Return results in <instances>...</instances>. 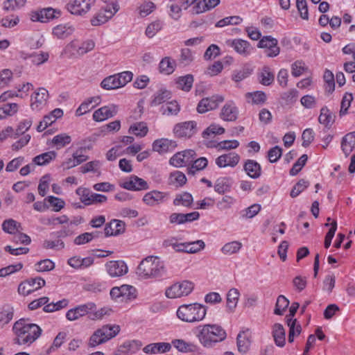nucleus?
Instances as JSON below:
<instances>
[{
  "instance_id": "dca6fc26",
  "label": "nucleus",
  "mask_w": 355,
  "mask_h": 355,
  "mask_svg": "<svg viewBox=\"0 0 355 355\" xmlns=\"http://www.w3.org/2000/svg\"><path fill=\"white\" fill-rule=\"evenodd\" d=\"M106 271L112 277H119L125 275L128 268L123 261H110L105 264Z\"/></svg>"
},
{
  "instance_id": "338daca9",
  "label": "nucleus",
  "mask_w": 355,
  "mask_h": 355,
  "mask_svg": "<svg viewBox=\"0 0 355 355\" xmlns=\"http://www.w3.org/2000/svg\"><path fill=\"white\" fill-rule=\"evenodd\" d=\"M76 193L80 196V201L85 205H90V196H92L93 193L89 189L79 187L76 189Z\"/></svg>"
},
{
  "instance_id": "603ef678",
  "label": "nucleus",
  "mask_w": 355,
  "mask_h": 355,
  "mask_svg": "<svg viewBox=\"0 0 355 355\" xmlns=\"http://www.w3.org/2000/svg\"><path fill=\"white\" fill-rule=\"evenodd\" d=\"M242 243L239 241H232L223 245L221 249L224 254L231 255L237 253L241 248Z\"/></svg>"
},
{
  "instance_id": "f257e3e1",
  "label": "nucleus",
  "mask_w": 355,
  "mask_h": 355,
  "mask_svg": "<svg viewBox=\"0 0 355 355\" xmlns=\"http://www.w3.org/2000/svg\"><path fill=\"white\" fill-rule=\"evenodd\" d=\"M196 337L205 348H212L227 338L225 330L216 324H205L197 327Z\"/></svg>"
},
{
  "instance_id": "0e129e2a",
  "label": "nucleus",
  "mask_w": 355,
  "mask_h": 355,
  "mask_svg": "<svg viewBox=\"0 0 355 355\" xmlns=\"http://www.w3.org/2000/svg\"><path fill=\"white\" fill-rule=\"evenodd\" d=\"M20 225L13 219H8L2 223L3 230L8 234H14L18 231Z\"/></svg>"
},
{
  "instance_id": "ddd939ff",
  "label": "nucleus",
  "mask_w": 355,
  "mask_h": 355,
  "mask_svg": "<svg viewBox=\"0 0 355 355\" xmlns=\"http://www.w3.org/2000/svg\"><path fill=\"white\" fill-rule=\"evenodd\" d=\"M96 308L94 302H88L84 304L78 305L69 309L66 314V318L70 321L76 320L85 315H88L91 311H95Z\"/></svg>"
},
{
  "instance_id": "680f3d73",
  "label": "nucleus",
  "mask_w": 355,
  "mask_h": 355,
  "mask_svg": "<svg viewBox=\"0 0 355 355\" xmlns=\"http://www.w3.org/2000/svg\"><path fill=\"white\" fill-rule=\"evenodd\" d=\"M32 123L33 121L30 119L21 121L15 130V133L12 135V137L16 139L20 135H24L31 128Z\"/></svg>"
},
{
  "instance_id": "423d86ee",
  "label": "nucleus",
  "mask_w": 355,
  "mask_h": 355,
  "mask_svg": "<svg viewBox=\"0 0 355 355\" xmlns=\"http://www.w3.org/2000/svg\"><path fill=\"white\" fill-rule=\"evenodd\" d=\"M73 231L69 226H64L60 230L53 232L50 236L55 239H46L42 243V248L46 250H61L64 248L65 244L62 239L71 236Z\"/></svg>"
},
{
  "instance_id": "37998d69",
  "label": "nucleus",
  "mask_w": 355,
  "mask_h": 355,
  "mask_svg": "<svg viewBox=\"0 0 355 355\" xmlns=\"http://www.w3.org/2000/svg\"><path fill=\"white\" fill-rule=\"evenodd\" d=\"M225 132V129L216 124H211L202 133L204 139H211L216 135H222Z\"/></svg>"
},
{
  "instance_id": "0eeeda50",
  "label": "nucleus",
  "mask_w": 355,
  "mask_h": 355,
  "mask_svg": "<svg viewBox=\"0 0 355 355\" xmlns=\"http://www.w3.org/2000/svg\"><path fill=\"white\" fill-rule=\"evenodd\" d=\"M198 131L197 123L194 121L180 122L174 125L173 132L178 138H191Z\"/></svg>"
},
{
  "instance_id": "5fc2aeb1",
  "label": "nucleus",
  "mask_w": 355,
  "mask_h": 355,
  "mask_svg": "<svg viewBox=\"0 0 355 355\" xmlns=\"http://www.w3.org/2000/svg\"><path fill=\"white\" fill-rule=\"evenodd\" d=\"M289 301L284 295H281L278 296L274 310V313L278 315H283L285 309L288 306Z\"/></svg>"
},
{
  "instance_id": "4c0bfd02",
  "label": "nucleus",
  "mask_w": 355,
  "mask_h": 355,
  "mask_svg": "<svg viewBox=\"0 0 355 355\" xmlns=\"http://www.w3.org/2000/svg\"><path fill=\"white\" fill-rule=\"evenodd\" d=\"M57 153L55 151H49L40 154L35 157L33 162L35 164L38 166H44L48 164L51 161L55 159Z\"/></svg>"
},
{
  "instance_id": "6ab92c4d",
  "label": "nucleus",
  "mask_w": 355,
  "mask_h": 355,
  "mask_svg": "<svg viewBox=\"0 0 355 355\" xmlns=\"http://www.w3.org/2000/svg\"><path fill=\"white\" fill-rule=\"evenodd\" d=\"M226 44L232 47L236 53L243 56H248L252 50L250 43L241 39L229 40L226 42Z\"/></svg>"
},
{
  "instance_id": "864d4df0",
  "label": "nucleus",
  "mask_w": 355,
  "mask_h": 355,
  "mask_svg": "<svg viewBox=\"0 0 355 355\" xmlns=\"http://www.w3.org/2000/svg\"><path fill=\"white\" fill-rule=\"evenodd\" d=\"M148 127L144 122L136 123L132 125L129 129V132L137 137H143L148 132Z\"/></svg>"
},
{
  "instance_id": "f8f14e48",
  "label": "nucleus",
  "mask_w": 355,
  "mask_h": 355,
  "mask_svg": "<svg viewBox=\"0 0 355 355\" xmlns=\"http://www.w3.org/2000/svg\"><path fill=\"white\" fill-rule=\"evenodd\" d=\"M95 0H73L67 4L69 12L75 15H84L89 11Z\"/></svg>"
},
{
  "instance_id": "e2e57ef3",
  "label": "nucleus",
  "mask_w": 355,
  "mask_h": 355,
  "mask_svg": "<svg viewBox=\"0 0 355 355\" xmlns=\"http://www.w3.org/2000/svg\"><path fill=\"white\" fill-rule=\"evenodd\" d=\"M98 236V232H85L76 236L73 241L74 244L80 245L90 242L94 238Z\"/></svg>"
},
{
  "instance_id": "412c9836",
  "label": "nucleus",
  "mask_w": 355,
  "mask_h": 355,
  "mask_svg": "<svg viewBox=\"0 0 355 355\" xmlns=\"http://www.w3.org/2000/svg\"><path fill=\"white\" fill-rule=\"evenodd\" d=\"M121 187L130 191L146 190L149 188L146 181L136 175L130 176L128 180L121 184Z\"/></svg>"
},
{
  "instance_id": "ea45409f",
  "label": "nucleus",
  "mask_w": 355,
  "mask_h": 355,
  "mask_svg": "<svg viewBox=\"0 0 355 355\" xmlns=\"http://www.w3.org/2000/svg\"><path fill=\"white\" fill-rule=\"evenodd\" d=\"M192 203L193 197L190 193L187 192L176 195L173 200V205L175 206H183L188 207H190Z\"/></svg>"
},
{
  "instance_id": "13d9d810",
  "label": "nucleus",
  "mask_w": 355,
  "mask_h": 355,
  "mask_svg": "<svg viewBox=\"0 0 355 355\" xmlns=\"http://www.w3.org/2000/svg\"><path fill=\"white\" fill-rule=\"evenodd\" d=\"M173 345L181 352H193L195 347L194 345L187 343L184 340L175 339L172 341Z\"/></svg>"
},
{
  "instance_id": "f704fd0d",
  "label": "nucleus",
  "mask_w": 355,
  "mask_h": 355,
  "mask_svg": "<svg viewBox=\"0 0 355 355\" xmlns=\"http://www.w3.org/2000/svg\"><path fill=\"white\" fill-rule=\"evenodd\" d=\"M272 336L276 345L279 347H283L286 342V333L283 326L277 323L273 326Z\"/></svg>"
},
{
  "instance_id": "774afa93",
  "label": "nucleus",
  "mask_w": 355,
  "mask_h": 355,
  "mask_svg": "<svg viewBox=\"0 0 355 355\" xmlns=\"http://www.w3.org/2000/svg\"><path fill=\"white\" fill-rule=\"evenodd\" d=\"M193 60V52L191 49L185 48L182 49L180 52L179 62L184 66H187Z\"/></svg>"
},
{
  "instance_id": "72a5a7b5",
  "label": "nucleus",
  "mask_w": 355,
  "mask_h": 355,
  "mask_svg": "<svg viewBox=\"0 0 355 355\" xmlns=\"http://www.w3.org/2000/svg\"><path fill=\"white\" fill-rule=\"evenodd\" d=\"M176 67V62L170 57H165L162 59L159 64V72L166 75L171 74Z\"/></svg>"
},
{
  "instance_id": "c03bdc74",
  "label": "nucleus",
  "mask_w": 355,
  "mask_h": 355,
  "mask_svg": "<svg viewBox=\"0 0 355 355\" xmlns=\"http://www.w3.org/2000/svg\"><path fill=\"white\" fill-rule=\"evenodd\" d=\"M41 222L46 225L55 226L57 225H64L69 222V218L66 215L60 216H52L49 218H44L41 219Z\"/></svg>"
},
{
  "instance_id": "052dcab7",
  "label": "nucleus",
  "mask_w": 355,
  "mask_h": 355,
  "mask_svg": "<svg viewBox=\"0 0 355 355\" xmlns=\"http://www.w3.org/2000/svg\"><path fill=\"white\" fill-rule=\"evenodd\" d=\"M101 86L107 90L115 89L120 87L115 74L104 78L101 83Z\"/></svg>"
},
{
  "instance_id": "4468645a",
  "label": "nucleus",
  "mask_w": 355,
  "mask_h": 355,
  "mask_svg": "<svg viewBox=\"0 0 355 355\" xmlns=\"http://www.w3.org/2000/svg\"><path fill=\"white\" fill-rule=\"evenodd\" d=\"M224 99L223 96L218 94L204 98L198 103L197 111L198 113L203 114L210 110H215Z\"/></svg>"
},
{
  "instance_id": "7c9ffc66",
  "label": "nucleus",
  "mask_w": 355,
  "mask_h": 355,
  "mask_svg": "<svg viewBox=\"0 0 355 355\" xmlns=\"http://www.w3.org/2000/svg\"><path fill=\"white\" fill-rule=\"evenodd\" d=\"M250 333L248 331L240 332L236 338L238 351L242 354L246 353L250 346Z\"/></svg>"
},
{
  "instance_id": "1a4fd4ad",
  "label": "nucleus",
  "mask_w": 355,
  "mask_h": 355,
  "mask_svg": "<svg viewBox=\"0 0 355 355\" xmlns=\"http://www.w3.org/2000/svg\"><path fill=\"white\" fill-rule=\"evenodd\" d=\"M45 284V280L40 277L30 278L19 284L18 286V293L20 295L26 296L42 288Z\"/></svg>"
},
{
  "instance_id": "a878e982",
  "label": "nucleus",
  "mask_w": 355,
  "mask_h": 355,
  "mask_svg": "<svg viewBox=\"0 0 355 355\" xmlns=\"http://www.w3.org/2000/svg\"><path fill=\"white\" fill-rule=\"evenodd\" d=\"M118 11L111 8L110 6L106 7L101 10L95 17L91 19V24L93 26H99L103 24L111 19Z\"/></svg>"
},
{
  "instance_id": "69168bd1",
  "label": "nucleus",
  "mask_w": 355,
  "mask_h": 355,
  "mask_svg": "<svg viewBox=\"0 0 355 355\" xmlns=\"http://www.w3.org/2000/svg\"><path fill=\"white\" fill-rule=\"evenodd\" d=\"M26 0H6L3 3V9L6 11H14L24 7Z\"/></svg>"
},
{
  "instance_id": "393cba45",
  "label": "nucleus",
  "mask_w": 355,
  "mask_h": 355,
  "mask_svg": "<svg viewBox=\"0 0 355 355\" xmlns=\"http://www.w3.org/2000/svg\"><path fill=\"white\" fill-rule=\"evenodd\" d=\"M75 31V28L71 24H61L55 26L52 30L53 35L60 40H64L71 36Z\"/></svg>"
},
{
  "instance_id": "49530a36",
  "label": "nucleus",
  "mask_w": 355,
  "mask_h": 355,
  "mask_svg": "<svg viewBox=\"0 0 355 355\" xmlns=\"http://www.w3.org/2000/svg\"><path fill=\"white\" fill-rule=\"evenodd\" d=\"M318 121L325 126H330L334 121V116L327 107H324L320 110Z\"/></svg>"
},
{
  "instance_id": "a211bd4d",
  "label": "nucleus",
  "mask_w": 355,
  "mask_h": 355,
  "mask_svg": "<svg viewBox=\"0 0 355 355\" xmlns=\"http://www.w3.org/2000/svg\"><path fill=\"white\" fill-rule=\"evenodd\" d=\"M240 156L234 152L223 154L216 159V164L219 168L235 167L240 161Z\"/></svg>"
},
{
  "instance_id": "c756f323",
  "label": "nucleus",
  "mask_w": 355,
  "mask_h": 355,
  "mask_svg": "<svg viewBox=\"0 0 355 355\" xmlns=\"http://www.w3.org/2000/svg\"><path fill=\"white\" fill-rule=\"evenodd\" d=\"M243 169L251 178L257 179L261 176V167L255 160H246L243 166Z\"/></svg>"
},
{
  "instance_id": "bb28decb",
  "label": "nucleus",
  "mask_w": 355,
  "mask_h": 355,
  "mask_svg": "<svg viewBox=\"0 0 355 355\" xmlns=\"http://www.w3.org/2000/svg\"><path fill=\"white\" fill-rule=\"evenodd\" d=\"M238 116V109L233 102H227L222 107L220 117L226 121H234Z\"/></svg>"
},
{
  "instance_id": "7ed1b4c3",
  "label": "nucleus",
  "mask_w": 355,
  "mask_h": 355,
  "mask_svg": "<svg viewBox=\"0 0 355 355\" xmlns=\"http://www.w3.org/2000/svg\"><path fill=\"white\" fill-rule=\"evenodd\" d=\"M164 272V263L159 258L153 256L143 259L137 269V274L144 279L161 277Z\"/></svg>"
},
{
  "instance_id": "a18cd8bd",
  "label": "nucleus",
  "mask_w": 355,
  "mask_h": 355,
  "mask_svg": "<svg viewBox=\"0 0 355 355\" xmlns=\"http://www.w3.org/2000/svg\"><path fill=\"white\" fill-rule=\"evenodd\" d=\"M169 184L175 187H182L187 182V178L185 175L179 171L171 173L169 175Z\"/></svg>"
},
{
  "instance_id": "39448f33",
  "label": "nucleus",
  "mask_w": 355,
  "mask_h": 355,
  "mask_svg": "<svg viewBox=\"0 0 355 355\" xmlns=\"http://www.w3.org/2000/svg\"><path fill=\"white\" fill-rule=\"evenodd\" d=\"M120 331L118 325H104L97 329L91 336L89 341V346L94 347L100 344L105 343L108 340L116 336Z\"/></svg>"
},
{
  "instance_id": "a19ab883",
  "label": "nucleus",
  "mask_w": 355,
  "mask_h": 355,
  "mask_svg": "<svg viewBox=\"0 0 355 355\" xmlns=\"http://www.w3.org/2000/svg\"><path fill=\"white\" fill-rule=\"evenodd\" d=\"M240 296L239 291L236 288H231L227 295V307L232 311L236 306Z\"/></svg>"
},
{
  "instance_id": "6e6552de",
  "label": "nucleus",
  "mask_w": 355,
  "mask_h": 355,
  "mask_svg": "<svg viewBox=\"0 0 355 355\" xmlns=\"http://www.w3.org/2000/svg\"><path fill=\"white\" fill-rule=\"evenodd\" d=\"M110 296L112 299L116 300L121 297L125 301H132L137 297V289L128 284H123L121 286H115L110 291Z\"/></svg>"
},
{
  "instance_id": "8fccbe9b",
  "label": "nucleus",
  "mask_w": 355,
  "mask_h": 355,
  "mask_svg": "<svg viewBox=\"0 0 355 355\" xmlns=\"http://www.w3.org/2000/svg\"><path fill=\"white\" fill-rule=\"evenodd\" d=\"M252 69L247 67L234 70L232 75V79L236 83H239L248 78L252 73Z\"/></svg>"
},
{
  "instance_id": "2f4dec72",
  "label": "nucleus",
  "mask_w": 355,
  "mask_h": 355,
  "mask_svg": "<svg viewBox=\"0 0 355 355\" xmlns=\"http://www.w3.org/2000/svg\"><path fill=\"white\" fill-rule=\"evenodd\" d=\"M355 148V132L345 135L341 141V148L346 157L353 151Z\"/></svg>"
},
{
  "instance_id": "6e6d98bb",
  "label": "nucleus",
  "mask_w": 355,
  "mask_h": 355,
  "mask_svg": "<svg viewBox=\"0 0 355 355\" xmlns=\"http://www.w3.org/2000/svg\"><path fill=\"white\" fill-rule=\"evenodd\" d=\"M161 111L164 115H176L180 112V106L176 101H171L163 105Z\"/></svg>"
},
{
  "instance_id": "bf43d9fd",
  "label": "nucleus",
  "mask_w": 355,
  "mask_h": 355,
  "mask_svg": "<svg viewBox=\"0 0 355 355\" xmlns=\"http://www.w3.org/2000/svg\"><path fill=\"white\" fill-rule=\"evenodd\" d=\"M191 167L188 168V173L190 174H194L196 171H200L206 168L208 161L205 157H200L196 160L193 159Z\"/></svg>"
},
{
  "instance_id": "4d7b16f0",
  "label": "nucleus",
  "mask_w": 355,
  "mask_h": 355,
  "mask_svg": "<svg viewBox=\"0 0 355 355\" xmlns=\"http://www.w3.org/2000/svg\"><path fill=\"white\" fill-rule=\"evenodd\" d=\"M18 105L17 103H8L0 108V119H5L7 116H12L17 113Z\"/></svg>"
},
{
  "instance_id": "09e8293b",
  "label": "nucleus",
  "mask_w": 355,
  "mask_h": 355,
  "mask_svg": "<svg viewBox=\"0 0 355 355\" xmlns=\"http://www.w3.org/2000/svg\"><path fill=\"white\" fill-rule=\"evenodd\" d=\"M170 98L171 92L169 91L166 89L159 90L154 94L153 98L151 101V105L153 106L159 105Z\"/></svg>"
},
{
  "instance_id": "de8ad7c7",
  "label": "nucleus",
  "mask_w": 355,
  "mask_h": 355,
  "mask_svg": "<svg viewBox=\"0 0 355 355\" xmlns=\"http://www.w3.org/2000/svg\"><path fill=\"white\" fill-rule=\"evenodd\" d=\"M71 141V137L65 133L55 135L52 139V144L57 149L64 148L67 145L69 144Z\"/></svg>"
},
{
  "instance_id": "2eb2a0df",
  "label": "nucleus",
  "mask_w": 355,
  "mask_h": 355,
  "mask_svg": "<svg viewBox=\"0 0 355 355\" xmlns=\"http://www.w3.org/2000/svg\"><path fill=\"white\" fill-rule=\"evenodd\" d=\"M259 48L266 49L265 53L268 57L272 58L279 53L277 40L271 36L263 37L258 44Z\"/></svg>"
},
{
  "instance_id": "20e7f679",
  "label": "nucleus",
  "mask_w": 355,
  "mask_h": 355,
  "mask_svg": "<svg viewBox=\"0 0 355 355\" xmlns=\"http://www.w3.org/2000/svg\"><path fill=\"white\" fill-rule=\"evenodd\" d=\"M207 308L199 303L183 304L177 310V316L182 321L193 323L202 321L206 316Z\"/></svg>"
},
{
  "instance_id": "cd10ccee",
  "label": "nucleus",
  "mask_w": 355,
  "mask_h": 355,
  "mask_svg": "<svg viewBox=\"0 0 355 355\" xmlns=\"http://www.w3.org/2000/svg\"><path fill=\"white\" fill-rule=\"evenodd\" d=\"M125 231V223L119 220H112L104 229L105 236H116Z\"/></svg>"
},
{
  "instance_id": "aec40b11",
  "label": "nucleus",
  "mask_w": 355,
  "mask_h": 355,
  "mask_svg": "<svg viewBox=\"0 0 355 355\" xmlns=\"http://www.w3.org/2000/svg\"><path fill=\"white\" fill-rule=\"evenodd\" d=\"M118 107L114 104L102 107L96 110L93 114V119L95 121H103L116 114Z\"/></svg>"
},
{
  "instance_id": "e433bc0d",
  "label": "nucleus",
  "mask_w": 355,
  "mask_h": 355,
  "mask_svg": "<svg viewBox=\"0 0 355 355\" xmlns=\"http://www.w3.org/2000/svg\"><path fill=\"white\" fill-rule=\"evenodd\" d=\"M286 322L288 327H289L288 340L289 343H293L294 340V337L300 334L302 327L296 319L288 318Z\"/></svg>"
},
{
  "instance_id": "473e14b6",
  "label": "nucleus",
  "mask_w": 355,
  "mask_h": 355,
  "mask_svg": "<svg viewBox=\"0 0 355 355\" xmlns=\"http://www.w3.org/2000/svg\"><path fill=\"white\" fill-rule=\"evenodd\" d=\"M245 96L247 102L252 105H261L264 104L267 100L266 94L261 91L248 92L245 94Z\"/></svg>"
},
{
  "instance_id": "f03ea898",
  "label": "nucleus",
  "mask_w": 355,
  "mask_h": 355,
  "mask_svg": "<svg viewBox=\"0 0 355 355\" xmlns=\"http://www.w3.org/2000/svg\"><path fill=\"white\" fill-rule=\"evenodd\" d=\"M12 330L17 337L15 343L19 345L33 343L40 337L42 332L38 325L29 323L25 319L15 322Z\"/></svg>"
},
{
  "instance_id": "58836bf2",
  "label": "nucleus",
  "mask_w": 355,
  "mask_h": 355,
  "mask_svg": "<svg viewBox=\"0 0 355 355\" xmlns=\"http://www.w3.org/2000/svg\"><path fill=\"white\" fill-rule=\"evenodd\" d=\"M14 309L12 306H4L0 312V327H3L13 318Z\"/></svg>"
},
{
  "instance_id": "3c124183",
  "label": "nucleus",
  "mask_w": 355,
  "mask_h": 355,
  "mask_svg": "<svg viewBox=\"0 0 355 355\" xmlns=\"http://www.w3.org/2000/svg\"><path fill=\"white\" fill-rule=\"evenodd\" d=\"M260 83L263 85H271L275 79L274 73L268 67H264L259 75Z\"/></svg>"
},
{
  "instance_id": "9b49d317",
  "label": "nucleus",
  "mask_w": 355,
  "mask_h": 355,
  "mask_svg": "<svg viewBox=\"0 0 355 355\" xmlns=\"http://www.w3.org/2000/svg\"><path fill=\"white\" fill-rule=\"evenodd\" d=\"M196 157V154L193 150H185L173 155L169 163L176 168H180L193 162Z\"/></svg>"
},
{
  "instance_id": "b1692460",
  "label": "nucleus",
  "mask_w": 355,
  "mask_h": 355,
  "mask_svg": "<svg viewBox=\"0 0 355 355\" xmlns=\"http://www.w3.org/2000/svg\"><path fill=\"white\" fill-rule=\"evenodd\" d=\"M48 91L43 88H39L31 98V107L33 110H40L46 104L48 98Z\"/></svg>"
},
{
  "instance_id": "5701e85b",
  "label": "nucleus",
  "mask_w": 355,
  "mask_h": 355,
  "mask_svg": "<svg viewBox=\"0 0 355 355\" xmlns=\"http://www.w3.org/2000/svg\"><path fill=\"white\" fill-rule=\"evenodd\" d=\"M176 146V141L162 138L154 141L153 143V150L159 153H165L173 150Z\"/></svg>"
},
{
  "instance_id": "c9c22d12",
  "label": "nucleus",
  "mask_w": 355,
  "mask_h": 355,
  "mask_svg": "<svg viewBox=\"0 0 355 355\" xmlns=\"http://www.w3.org/2000/svg\"><path fill=\"white\" fill-rule=\"evenodd\" d=\"M232 183L230 178H220L216 181L214 190L220 194H223L230 190Z\"/></svg>"
},
{
  "instance_id": "79ce46f5",
  "label": "nucleus",
  "mask_w": 355,
  "mask_h": 355,
  "mask_svg": "<svg viewBox=\"0 0 355 355\" xmlns=\"http://www.w3.org/2000/svg\"><path fill=\"white\" fill-rule=\"evenodd\" d=\"M193 83V77L190 74L184 76H180L176 80L178 88L186 92L190 91L192 87Z\"/></svg>"
},
{
  "instance_id": "c85d7f7f",
  "label": "nucleus",
  "mask_w": 355,
  "mask_h": 355,
  "mask_svg": "<svg viewBox=\"0 0 355 355\" xmlns=\"http://www.w3.org/2000/svg\"><path fill=\"white\" fill-rule=\"evenodd\" d=\"M67 263L75 269H85L94 263V258L87 257L82 259L79 256H74L69 259Z\"/></svg>"
},
{
  "instance_id": "4be33fe9",
  "label": "nucleus",
  "mask_w": 355,
  "mask_h": 355,
  "mask_svg": "<svg viewBox=\"0 0 355 355\" xmlns=\"http://www.w3.org/2000/svg\"><path fill=\"white\" fill-rule=\"evenodd\" d=\"M60 15V11H57L51 8H44L40 11L32 12L31 19L33 21L47 22L50 19L57 17L56 15Z\"/></svg>"
},
{
  "instance_id": "f3484780",
  "label": "nucleus",
  "mask_w": 355,
  "mask_h": 355,
  "mask_svg": "<svg viewBox=\"0 0 355 355\" xmlns=\"http://www.w3.org/2000/svg\"><path fill=\"white\" fill-rule=\"evenodd\" d=\"M168 194L158 190H153L145 193L142 201L149 207H155L161 205L165 201Z\"/></svg>"
},
{
  "instance_id": "9d476101",
  "label": "nucleus",
  "mask_w": 355,
  "mask_h": 355,
  "mask_svg": "<svg viewBox=\"0 0 355 355\" xmlns=\"http://www.w3.org/2000/svg\"><path fill=\"white\" fill-rule=\"evenodd\" d=\"M193 288V284L190 282L184 281L180 283H176L166 289V296L173 299L188 295Z\"/></svg>"
}]
</instances>
